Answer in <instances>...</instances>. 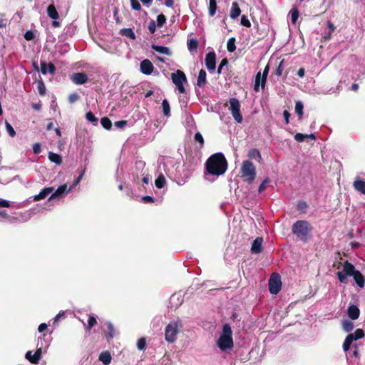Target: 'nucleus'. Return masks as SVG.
<instances>
[{
    "mask_svg": "<svg viewBox=\"0 0 365 365\" xmlns=\"http://www.w3.org/2000/svg\"><path fill=\"white\" fill-rule=\"evenodd\" d=\"M266 81H267V78L264 76H262L261 72L259 71L255 76V86H254L255 91H256V92L259 91V87H261L262 89H264V86H265Z\"/></svg>",
    "mask_w": 365,
    "mask_h": 365,
    "instance_id": "nucleus-16",
    "label": "nucleus"
},
{
    "mask_svg": "<svg viewBox=\"0 0 365 365\" xmlns=\"http://www.w3.org/2000/svg\"><path fill=\"white\" fill-rule=\"evenodd\" d=\"M292 230L294 235L303 242H307L312 227L306 220H297L293 224Z\"/></svg>",
    "mask_w": 365,
    "mask_h": 365,
    "instance_id": "nucleus-3",
    "label": "nucleus"
},
{
    "mask_svg": "<svg viewBox=\"0 0 365 365\" xmlns=\"http://www.w3.org/2000/svg\"><path fill=\"white\" fill-rule=\"evenodd\" d=\"M99 360L104 364L108 365L111 361V356L108 351H104L99 355Z\"/></svg>",
    "mask_w": 365,
    "mask_h": 365,
    "instance_id": "nucleus-29",
    "label": "nucleus"
},
{
    "mask_svg": "<svg viewBox=\"0 0 365 365\" xmlns=\"http://www.w3.org/2000/svg\"><path fill=\"white\" fill-rule=\"evenodd\" d=\"M347 276H349L347 274L344 272L343 271L339 272L337 273V277L340 282L345 283L346 282Z\"/></svg>",
    "mask_w": 365,
    "mask_h": 365,
    "instance_id": "nucleus-53",
    "label": "nucleus"
},
{
    "mask_svg": "<svg viewBox=\"0 0 365 365\" xmlns=\"http://www.w3.org/2000/svg\"><path fill=\"white\" fill-rule=\"evenodd\" d=\"M198 46V41L195 38H191L187 41V48L190 52L196 51Z\"/></svg>",
    "mask_w": 365,
    "mask_h": 365,
    "instance_id": "nucleus-35",
    "label": "nucleus"
},
{
    "mask_svg": "<svg viewBox=\"0 0 365 365\" xmlns=\"http://www.w3.org/2000/svg\"><path fill=\"white\" fill-rule=\"evenodd\" d=\"M154 66L151 61L145 59L140 62V71L145 75H150L153 71Z\"/></svg>",
    "mask_w": 365,
    "mask_h": 365,
    "instance_id": "nucleus-15",
    "label": "nucleus"
},
{
    "mask_svg": "<svg viewBox=\"0 0 365 365\" xmlns=\"http://www.w3.org/2000/svg\"><path fill=\"white\" fill-rule=\"evenodd\" d=\"M101 123L102 126L106 130H109L112 126L110 120L107 117L102 118L101 119Z\"/></svg>",
    "mask_w": 365,
    "mask_h": 365,
    "instance_id": "nucleus-42",
    "label": "nucleus"
},
{
    "mask_svg": "<svg viewBox=\"0 0 365 365\" xmlns=\"http://www.w3.org/2000/svg\"><path fill=\"white\" fill-rule=\"evenodd\" d=\"M49 160L56 163V165H60L62 163V158L60 155L50 152L48 155Z\"/></svg>",
    "mask_w": 365,
    "mask_h": 365,
    "instance_id": "nucleus-33",
    "label": "nucleus"
},
{
    "mask_svg": "<svg viewBox=\"0 0 365 365\" xmlns=\"http://www.w3.org/2000/svg\"><path fill=\"white\" fill-rule=\"evenodd\" d=\"M165 178L163 174L159 175L155 181V186L160 189L165 186Z\"/></svg>",
    "mask_w": 365,
    "mask_h": 365,
    "instance_id": "nucleus-36",
    "label": "nucleus"
},
{
    "mask_svg": "<svg viewBox=\"0 0 365 365\" xmlns=\"http://www.w3.org/2000/svg\"><path fill=\"white\" fill-rule=\"evenodd\" d=\"M145 346H146L145 339L144 338L139 339L137 342L138 349L139 350L142 351L145 349Z\"/></svg>",
    "mask_w": 365,
    "mask_h": 365,
    "instance_id": "nucleus-50",
    "label": "nucleus"
},
{
    "mask_svg": "<svg viewBox=\"0 0 365 365\" xmlns=\"http://www.w3.org/2000/svg\"><path fill=\"white\" fill-rule=\"evenodd\" d=\"M194 138L196 142L200 143V148H202L204 145V139L200 133H196L195 134Z\"/></svg>",
    "mask_w": 365,
    "mask_h": 365,
    "instance_id": "nucleus-48",
    "label": "nucleus"
},
{
    "mask_svg": "<svg viewBox=\"0 0 365 365\" xmlns=\"http://www.w3.org/2000/svg\"><path fill=\"white\" fill-rule=\"evenodd\" d=\"M148 30L151 34H154L156 30V24L154 21H151L148 24Z\"/></svg>",
    "mask_w": 365,
    "mask_h": 365,
    "instance_id": "nucleus-59",
    "label": "nucleus"
},
{
    "mask_svg": "<svg viewBox=\"0 0 365 365\" xmlns=\"http://www.w3.org/2000/svg\"><path fill=\"white\" fill-rule=\"evenodd\" d=\"M46 12H47V15L51 19H53V21H52V26L53 27H58L60 26V23L56 21V19H58L59 17V15H58V12L57 11L55 6L53 4H50L48 7H47V10H46Z\"/></svg>",
    "mask_w": 365,
    "mask_h": 365,
    "instance_id": "nucleus-13",
    "label": "nucleus"
},
{
    "mask_svg": "<svg viewBox=\"0 0 365 365\" xmlns=\"http://www.w3.org/2000/svg\"><path fill=\"white\" fill-rule=\"evenodd\" d=\"M230 103V110L235 120L241 123L242 122V116L240 113V103L237 98H231L229 100Z\"/></svg>",
    "mask_w": 365,
    "mask_h": 365,
    "instance_id": "nucleus-7",
    "label": "nucleus"
},
{
    "mask_svg": "<svg viewBox=\"0 0 365 365\" xmlns=\"http://www.w3.org/2000/svg\"><path fill=\"white\" fill-rule=\"evenodd\" d=\"M353 186L356 190L365 195V181L356 178L353 183Z\"/></svg>",
    "mask_w": 365,
    "mask_h": 365,
    "instance_id": "nucleus-26",
    "label": "nucleus"
},
{
    "mask_svg": "<svg viewBox=\"0 0 365 365\" xmlns=\"http://www.w3.org/2000/svg\"><path fill=\"white\" fill-rule=\"evenodd\" d=\"M107 326H108V334L107 335V339L110 340V339L113 338V336H114V327L110 322H108Z\"/></svg>",
    "mask_w": 365,
    "mask_h": 365,
    "instance_id": "nucleus-46",
    "label": "nucleus"
},
{
    "mask_svg": "<svg viewBox=\"0 0 365 365\" xmlns=\"http://www.w3.org/2000/svg\"><path fill=\"white\" fill-rule=\"evenodd\" d=\"M53 191V187H44L43 189L41 190V191L38 195H36L34 197V200L38 201V200L45 199L48 195H49L50 194L51 195Z\"/></svg>",
    "mask_w": 365,
    "mask_h": 365,
    "instance_id": "nucleus-19",
    "label": "nucleus"
},
{
    "mask_svg": "<svg viewBox=\"0 0 365 365\" xmlns=\"http://www.w3.org/2000/svg\"><path fill=\"white\" fill-rule=\"evenodd\" d=\"M235 38L234 37H232L228 39L227 43V48L228 51L233 52L235 51L236 46H235Z\"/></svg>",
    "mask_w": 365,
    "mask_h": 365,
    "instance_id": "nucleus-41",
    "label": "nucleus"
},
{
    "mask_svg": "<svg viewBox=\"0 0 365 365\" xmlns=\"http://www.w3.org/2000/svg\"><path fill=\"white\" fill-rule=\"evenodd\" d=\"M364 336V332L361 329H357L354 333L348 334L343 344L344 351L346 352L350 349V346L354 341L360 339Z\"/></svg>",
    "mask_w": 365,
    "mask_h": 365,
    "instance_id": "nucleus-8",
    "label": "nucleus"
},
{
    "mask_svg": "<svg viewBox=\"0 0 365 365\" xmlns=\"http://www.w3.org/2000/svg\"><path fill=\"white\" fill-rule=\"evenodd\" d=\"M42 353L43 352L41 350L36 349V351L34 354H33L31 351H28L26 354L25 357L31 363L36 364L38 363L41 357Z\"/></svg>",
    "mask_w": 365,
    "mask_h": 365,
    "instance_id": "nucleus-14",
    "label": "nucleus"
},
{
    "mask_svg": "<svg viewBox=\"0 0 365 365\" xmlns=\"http://www.w3.org/2000/svg\"><path fill=\"white\" fill-rule=\"evenodd\" d=\"M171 79L173 83L176 86L177 89L180 93H185V88L184 83H187V78L185 74L180 70H178L176 72L171 74Z\"/></svg>",
    "mask_w": 365,
    "mask_h": 365,
    "instance_id": "nucleus-6",
    "label": "nucleus"
},
{
    "mask_svg": "<svg viewBox=\"0 0 365 365\" xmlns=\"http://www.w3.org/2000/svg\"><path fill=\"white\" fill-rule=\"evenodd\" d=\"M140 177H142L141 180L143 184L148 185L150 183V178H149V175H148L147 172L145 173H143L141 175H140Z\"/></svg>",
    "mask_w": 365,
    "mask_h": 365,
    "instance_id": "nucleus-58",
    "label": "nucleus"
},
{
    "mask_svg": "<svg viewBox=\"0 0 365 365\" xmlns=\"http://www.w3.org/2000/svg\"><path fill=\"white\" fill-rule=\"evenodd\" d=\"M354 279L356 283V284L360 287L363 288L365 284V279L362 274L359 271H356L353 275Z\"/></svg>",
    "mask_w": 365,
    "mask_h": 365,
    "instance_id": "nucleus-28",
    "label": "nucleus"
},
{
    "mask_svg": "<svg viewBox=\"0 0 365 365\" xmlns=\"http://www.w3.org/2000/svg\"><path fill=\"white\" fill-rule=\"evenodd\" d=\"M35 35L31 30L26 31L24 34V38L27 41H31L34 38Z\"/></svg>",
    "mask_w": 365,
    "mask_h": 365,
    "instance_id": "nucleus-57",
    "label": "nucleus"
},
{
    "mask_svg": "<svg viewBox=\"0 0 365 365\" xmlns=\"http://www.w3.org/2000/svg\"><path fill=\"white\" fill-rule=\"evenodd\" d=\"M348 316L353 320L357 319L359 317V309L355 305H351L348 308Z\"/></svg>",
    "mask_w": 365,
    "mask_h": 365,
    "instance_id": "nucleus-22",
    "label": "nucleus"
},
{
    "mask_svg": "<svg viewBox=\"0 0 365 365\" xmlns=\"http://www.w3.org/2000/svg\"><path fill=\"white\" fill-rule=\"evenodd\" d=\"M66 318V311H61L53 319V326L56 327L58 325V323L62 320L65 319Z\"/></svg>",
    "mask_w": 365,
    "mask_h": 365,
    "instance_id": "nucleus-31",
    "label": "nucleus"
},
{
    "mask_svg": "<svg viewBox=\"0 0 365 365\" xmlns=\"http://www.w3.org/2000/svg\"><path fill=\"white\" fill-rule=\"evenodd\" d=\"M38 90L41 96L46 94V86L42 81L38 82Z\"/></svg>",
    "mask_w": 365,
    "mask_h": 365,
    "instance_id": "nucleus-49",
    "label": "nucleus"
},
{
    "mask_svg": "<svg viewBox=\"0 0 365 365\" xmlns=\"http://www.w3.org/2000/svg\"><path fill=\"white\" fill-rule=\"evenodd\" d=\"M131 8L135 11H139L141 9L140 4L138 0H130Z\"/></svg>",
    "mask_w": 365,
    "mask_h": 365,
    "instance_id": "nucleus-52",
    "label": "nucleus"
},
{
    "mask_svg": "<svg viewBox=\"0 0 365 365\" xmlns=\"http://www.w3.org/2000/svg\"><path fill=\"white\" fill-rule=\"evenodd\" d=\"M263 240L262 237H257L252 242L251 252L253 254H259L262 252Z\"/></svg>",
    "mask_w": 365,
    "mask_h": 365,
    "instance_id": "nucleus-20",
    "label": "nucleus"
},
{
    "mask_svg": "<svg viewBox=\"0 0 365 365\" xmlns=\"http://www.w3.org/2000/svg\"><path fill=\"white\" fill-rule=\"evenodd\" d=\"M343 329L346 332H349L354 329V324L349 320H344L342 323Z\"/></svg>",
    "mask_w": 365,
    "mask_h": 365,
    "instance_id": "nucleus-39",
    "label": "nucleus"
},
{
    "mask_svg": "<svg viewBox=\"0 0 365 365\" xmlns=\"http://www.w3.org/2000/svg\"><path fill=\"white\" fill-rule=\"evenodd\" d=\"M342 271L349 276H353L357 270L355 269V267L351 263L348 261H345L343 264Z\"/></svg>",
    "mask_w": 365,
    "mask_h": 365,
    "instance_id": "nucleus-24",
    "label": "nucleus"
},
{
    "mask_svg": "<svg viewBox=\"0 0 365 365\" xmlns=\"http://www.w3.org/2000/svg\"><path fill=\"white\" fill-rule=\"evenodd\" d=\"M10 206V202L0 198V207H9Z\"/></svg>",
    "mask_w": 365,
    "mask_h": 365,
    "instance_id": "nucleus-61",
    "label": "nucleus"
},
{
    "mask_svg": "<svg viewBox=\"0 0 365 365\" xmlns=\"http://www.w3.org/2000/svg\"><path fill=\"white\" fill-rule=\"evenodd\" d=\"M217 344L222 351L232 348V331L230 324H225L223 325L222 331L217 341Z\"/></svg>",
    "mask_w": 365,
    "mask_h": 365,
    "instance_id": "nucleus-2",
    "label": "nucleus"
},
{
    "mask_svg": "<svg viewBox=\"0 0 365 365\" xmlns=\"http://www.w3.org/2000/svg\"><path fill=\"white\" fill-rule=\"evenodd\" d=\"M33 151L35 154H38L41 151V145L39 143H36L33 145Z\"/></svg>",
    "mask_w": 365,
    "mask_h": 365,
    "instance_id": "nucleus-64",
    "label": "nucleus"
},
{
    "mask_svg": "<svg viewBox=\"0 0 365 365\" xmlns=\"http://www.w3.org/2000/svg\"><path fill=\"white\" fill-rule=\"evenodd\" d=\"M71 79L76 84L82 85L88 81V76L83 73H76L71 76Z\"/></svg>",
    "mask_w": 365,
    "mask_h": 365,
    "instance_id": "nucleus-18",
    "label": "nucleus"
},
{
    "mask_svg": "<svg viewBox=\"0 0 365 365\" xmlns=\"http://www.w3.org/2000/svg\"><path fill=\"white\" fill-rule=\"evenodd\" d=\"M282 282L279 274H272L269 280V290L272 294H277L281 290Z\"/></svg>",
    "mask_w": 365,
    "mask_h": 365,
    "instance_id": "nucleus-9",
    "label": "nucleus"
},
{
    "mask_svg": "<svg viewBox=\"0 0 365 365\" xmlns=\"http://www.w3.org/2000/svg\"><path fill=\"white\" fill-rule=\"evenodd\" d=\"M79 98V95L77 93L70 94V103H73Z\"/></svg>",
    "mask_w": 365,
    "mask_h": 365,
    "instance_id": "nucleus-63",
    "label": "nucleus"
},
{
    "mask_svg": "<svg viewBox=\"0 0 365 365\" xmlns=\"http://www.w3.org/2000/svg\"><path fill=\"white\" fill-rule=\"evenodd\" d=\"M151 48L155 51H156L159 53L165 54V55H168V56L172 55V52L170 51V50L168 47L163 46H159V45H156V44H152Z\"/></svg>",
    "mask_w": 365,
    "mask_h": 365,
    "instance_id": "nucleus-21",
    "label": "nucleus"
},
{
    "mask_svg": "<svg viewBox=\"0 0 365 365\" xmlns=\"http://www.w3.org/2000/svg\"><path fill=\"white\" fill-rule=\"evenodd\" d=\"M165 21H166V18H165V15L161 14L157 16V24L159 27L163 26V24L165 23Z\"/></svg>",
    "mask_w": 365,
    "mask_h": 365,
    "instance_id": "nucleus-51",
    "label": "nucleus"
},
{
    "mask_svg": "<svg viewBox=\"0 0 365 365\" xmlns=\"http://www.w3.org/2000/svg\"><path fill=\"white\" fill-rule=\"evenodd\" d=\"M68 192V190L67 189V185H61L54 192L53 191V192L51 193V196L48 198V200H58L62 197H65Z\"/></svg>",
    "mask_w": 365,
    "mask_h": 365,
    "instance_id": "nucleus-11",
    "label": "nucleus"
},
{
    "mask_svg": "<svg viewBox=\"0 0 365 365\" xmlns=\"http://www.w3.org/2000/svg\"><path fill=\"white\" fill-rule=\"evenodd\" d=\"M128 124V121L125 120L115 122L114 126L118 129L123 128Z\"/></svg>",
    "mask_w": 365,
    "mask_h": 365,
    "instance_id": "nucleus-54",
    "label": "nucleus"
},
{
    "mask_svg": "<svg viewBox=\"0 0 365 365\" xmlns=\"http://www.w3.org/2000/svg\"><path fill=\"white\" fill-rule=\"evenodd\" d=\"M247 156L250 160H257L259 163L262 160V155L257 148H252L249 150Z\"/></svg>",
    "mask_w": 365,
    "mask_h": 365,
    "instance_id": "nucleus-25",
    "label": "nucleus"
},
{
    "mask_svg": "<svg viewBox=\"0 0 365 365\" xmlns=\"http://www.w3.org/2000/svg\"><path fill=\"white\" fill-rule=\"evenodd\" d=\"M269 182V179H264L262 182L260 184L258 188V192H262L266 187L267 184Z\"/></svg>",
    "mask_w": 365,
    "mask_h": 365,
    "instance_id": "nucleus-60",
    "label": "nucleus"
},
{
    "mask_svg": "<svg viewBox=\"0 0 365 365\" xmlns=\"http://www.w3.org/2000/svg\"><path fill=\"white\" fill-rule=\"evenodd\" d=\"M206 72L205 70L201 69L199 72L197 85L200 88H203L206 83Z\"/></svg>",
    "mask_w": 365,
    "mask_h": 365,
    "instance_id": "nucleus-27",
    "label": "nucleus"
},
{
    "mask_svg": "<svg viewBox=\"0 0 365 365\" xmlns=\"http://www.w3.org/2000/svg\"><path fill=\"white\" fill-rule=\"evenodd\" d=\"M308 138V134H302L300 133H296L294 140L297 142H303L305 139Z\"/></svg>",
    "mask_w": 365,
    "mask_h": 365,
    "instance_id": "nucleus-47",
    "label": "nucleus"
},
{
    "mask_svg": "<svg viewBox=\"0 0 365 365\" xmlns=\"http://www.w3.org/2000/svg\"><path fill=\"white\" fill-rule=\"evenodd\" d=\"M241 14V9L239 6L237 2L235 1L232 4L231 9H230V18L232 19H235L237 18Z\"/></svg>",
    "mask_w": 365,
    "mask_h": 365,
    "instance_id": "nucleus-23",
    "label": "nucleus"
},
{
    "mask_svg": "<svg viewBox=\"0 0 365 365\" xmlns=\"http://www.w3.org/2000/svg\"><path fill=\"white\" fill-rule=\"evenodd\" d=\"M50 341L46 334H43L42 336L38 338L37 349L41 350L42 352L45 351L49 346Z\"/></svg>",
    "mask_w": 365,
    "mask_h": 365,
    "instance_id": "nucleus-17",
    "label": "nucleus"
},
{
    "mask_svg": "<svg viewBox=\"0 0 365 365\" xmlns=\"http://www.w3.org/2000/svg\"><path fill=\"white\" fill-rule=\"evenodd\" d=\"M205 169L208 174L220 176L227 169V162L225 155L221 153L212 155L206 161Z\"/></svg>",
    "mask_w": 365,
    "mask_h": 365,
    "instance_id": "nucleus-1",
    "label": "nucleus"
},
{
    "mask_svg": "<svg viewBox=\"0 0 365 365\" xmlns=\"http://www.w3.org/2000/svg\"><path fill=\"white\" fill-rule=\"evenodd\" d=\"M86 118L88 122L91 123L94 125L98 124V119L91 111H89L86 113Z\"/></svg>",
    "mask_w": 365,
    "mask_h": 365,
    "instance_id": "nucleus-38",
    "label": "nucleus"
},
{
    "mask_svg": "<svg viewBox=\"0 0 365 365\" xmlns=\"http://www.w3.org/2000/svg\"><path fill=\"white\" fill-rule=\"evenodd\" d=\"M240 172L242 178L248 183H252L256 177V168L255 165L250 160H244L242 162Z\"/></svg>",
    "mask_w": 365,
    "mask_h": 365,
    "instance_id": "nucleus-4",
    "label": "nucleus"
},
{
    "mask_svg": "<svg viewBox=\"0 0 365 365\" xmlns=\"http://www.w3.org/2000/svg\"><path fill=\"white\" fill-rule=\"evenodd\" d=\"M48 63L46 61H41V72L43 75H46L48 73Z\"/></svg>",
    "mask_w": 365,
    "mask_h": 365,
    "instance_id": "nucleus-55",
    "label": "nucleus"
},
{
    "mask_svg": "<svg viewBox=\"0 0 365 365\" xmlns=\"http://www.w3.org/2000/svg\"><path fill=\"white\" fill-rule=\"evenodd\" d=\"M5 125H6V131H7L8 134L9 135V136L14 137L16 135V131L14 129V128L12 127V125L7 121H6Z\"/></svg>",
    "mask_w": 365,
    "mask_h": 365,
    "instance_id": "nucleus-44",
    "label": "nucleus"
},
{
    "mask_svg": "<svg viewBox=\"0 0 365 365\" xmlns=\"http://www.w3.org/2000/svg\"><path fill=\"white\" fill-rule=\"evenodd\" d=\"M145 163L143 160H137L133 168V175L134 181L138 185L140 183V175L145 173Z\"/></svg>",
    "mask_w": 365,
    "mask_h": 365,
    "instance_id": "nucleus-10",
    "label": "nucleus"
},
{
    "mask_svg": "<svg viewBox=\"0 0 365 365\" xmlns=\"http://www.w3.org/2000/svg\"><path fill=\"white\" fill-rule=\"evenodd\" d=\"M295 113L298 115L299 118H301L303 115L304 105L302 102L298 101L295 104Z\"/></svg>",
    "mask_w": 365,
    "mask_h": 365,
    "instance_id": "nucleus-37",
    "label": "nucleus"
},
{
    "mask_svg": "<svg viewBox=\"0 0 365 365\" xmlns=\"http://www.w3.org/2000/svg\"><path fill=\"white\" fill-rule=\"evenodd\" d=\"M120 34L126 37L130 38L132 40H135L136 36L132 29L127 28L120 30Z\"/></svg>",
    "mask_w": 365,
    "mask_h": 365,
    "instance_id": "nucleus-32",
    "label": "nucleus"
},
{
    "mask_svg": "<svg viewBox=\"0 0 365 365\" xmlns=\"http://www.w3.org/2000/svg\"><path fill=\"white\" fill-rule=\"evenodd\" d=\"M217 1L216 0H209V15L210 16H213L217 11Z\"/></svg>",
    "mask_w": 365,
    "mask_h": 365,
    "instance_id": "nucleus-34",
    "label": "nucleus"
},
{
    "mask_svg": "<svg viewBox=\"0 0 365 365\" xmlns=\"http://www.w3.org/2000/svg\"><path fill=\"white\" fill-rule=\"evenodd\" d=\"M289 14L291 16L292 23L295 24L299 17V11L295 7L292 8L289 11Z\"/></svg>",
    "mask_w": 365,
    "mask_h": 365,
    "instance_id": "nucleus-40",
    "label": "nucleus"
},
{
    "mask_svg": "<svg viewBox=\"0 0 365 365\" xmlns=\"http://www.w3.org/2000/svg\"><path fill=\"white\" fill-rule=\"evenodd\" d=\"M241 24L245 27H250L251 23L250 20L247 19V17L245 15L242 16L241 17Z\"/></svg>",
    "mask_w": 365,
    "mask_h": 365,
    "instance_id": "nucleus-56",
    "label": "nucleus"
},
{
    "mask_svg": "<svg viewBox=\"0 0 365 365\" xmlns=\"http://www.w3.org/2000/svg\"><path fill=\"white\" fill-rule=\"evenodd\" d=\"M179 333V323L172 322L169 323L165 329V339L168 343H173L177 339Z\"/></svg>",
    "mask_w": 365,
    "mask_h": 365,
    "instance_id": "nucleus-5",
    "label": "nucleus"
},
{
    "mask_svg": "<svg viewBox=\"0 0 365 365\" xmlns=\"http://www.w3.org/2000/svg\"><path fill=\"white\" fill-rule=\"evenodd\" d=\"M97 324V320L94 316H89L88 320V325L86 327V329L90 330L92 327H93Z\"/></svg>",
    "mask_w": 365,
    "mask_h": 365,
    "instance_id": "nucleus-43",
    "label": "nucleus"
},
{
    "mask_svg": "<svg viewBox=\"0 0 365 365\" xmlns=\"http://www.w3.org/2000/svg\"><path fill=\"white\" fill-rule=\"evenodd\" d=\"M162 108L163 115L168 118L170 116V106L168 101L167 99H164L162 102Z\"/></svg>",
    "mask_w": 365,
    "mask_h": 365,
    "instance_id": "nucleus-30",
    "label": "nucleus"
},
{
    "mask_svg": "<svg viewBox=\"0 0 365 365\" xmlns=\"http://www.w3.org/2000/svg\"><path fill=\"white\" fill-rule=\"evenodd\" d=\"M205 66L207 70L210 72H212L216 67V54L214 51L208 52L206 54L205 59Z\"/></svg>",
    "mask_w": 365,
    "mask_h": 365,
    "instance_id": "nucleus-12",
    "label": "nucleus"
},
{
    "mask_svg": "<svg viewBox=\"0 0 365 365\" xmlns=\"http://www.w3.org/2000/svg\"><path fill=\"white\" fill-rule=\"evenodd\" d=\"M282 63H283V61H281L279 65L277 66V68L276 69L275 73L277 76H280L282 74V71H283Z\"/></svg>",
    "mask_w": 365,
    "mask_h": 365,
    "instance_id": "nucleus-62",
    "label": "nucleus"
},
{
    "mask_svg": "<svg viewBox=\"0 0 365 365\" xmlns=\"http://www.w3.org/2000/svg\"><path fill=\"white\" fill-rule=\"evenodd\" d=\"M84 173H85L84 170H81V172L80 173L78 176L76 178V179L74 180V181L72 183V185H70V191L71 190V189L73 187H76L80 182V181L81 180V179H82V178H83V176L84 175Z\"/></svg>",
    "mask_w": 365,
    "mask_h": 365,
    "instance_id": "nucleus-45",
    "label": "nucleus"
}]
</instances>
